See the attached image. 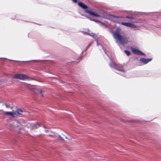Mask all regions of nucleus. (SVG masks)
Here are the masks:
<instances>
[{"mask_svg":"<svg viewBox=\"0 0 161 161\" xmlns=\"http://www.w3.org/2000/svg\"><path fill=\"white\" fill-rule=\"evenodd\" d=\"M108 16L109 18L113 22L116 23H118V21L117 20L118 19L122 17H121L117 16L112 14H108Z\"/></svg>","mask_w":161,"mask_h":161,"instance_id":"nucleus-3","label":"nucleus"},{"mask_svg":"<svg viewBox=\"0 0 161 161\" xmlns=\"http://www.w3.org/2000/svg\"><path fill=\"white\" fill-rule=\"evenodd\" d=\"M23 111L21 109H17L16 111L14 112V116L15 115L17 116L18 115H21L23 113Z\"/></svg>","mask_w":161,"mask_h":161,"instance_id":"nucleus-10","label":"nucleus"},{"mask_svg":"<svg viewBox=\"0 0 161 161\" xmlns=\"http://www.w3.org/2000/svg\"><path fill=\"white\" fill-rule=\"evenodd\" d=\"M65 138H66V139H67V138L66 137H65Z\"/></svg>","mask_w":161,"mask_h":161,"instance_id":"nucleus-27","label":"nucleus"},{"mask_svg":"<svg viewBox=\"0 0 161 161\" xmlns=\"http://www.w3.org/2000/svg\"><path fill=\"white\" fill-rule=\"evenodd\" d=\"M5 105H6V107H7V108H9L10 106V105L9 104H5Z\"/></svg>","mask_w":161,"mask_h":161,"instance_id":"nucleus-22","label":"nucleus"},{"mask_svg":"<svg viewBox=\"0 0 161 161\" xmlns=\"http://www.w3.org/2000/svg\"><path fill=\"white\" fill-rule=\"evenodd\" d=\"M27 125L30 126L31 129H37L40 126V124L38 123H28L27 124Z\"/></svg>","mask_w":161,"mask_h":161,"instance_id":"nucleus-5","label":"nucleus"},{"mask_svg":"<svg viewBox=\"0 0 161 161\" xmlns=\"http://www.w3.org/2000/svg\"><path fill=\"white\" fill-rule=\"evenodd\" d=\"M109 66L119 71H122L124 72H125L124 70L122 69L123 66L120 64H116L113 62H111L109 64Z\"/></svg>","mask_w":161,"mask_h":161,"instance_id":"nucleus-2","label":"nucleus"},{"mask_svg":"<svg viewBox=\"0 0 161 161\" xmlns=\"http://www.w3.org/2000/svg\"><path fill=\"white\" fill-rule=\"evenodd\" d=\"M152 59V58H142L140 59V60L144 64H147L148 62L151 61Z\"/></svg>","mask_w":161,"mask_h":161,"instance_id":"nucleus-9","label":"nucleus"},{"mask_svg":"<svg viewBox=\"0 0 161 161\" xmlns=\"http://www.w3.org/2000/svg\"><path fill=\"white\" fill-rule=\"evenodd\" d=\"M88 18L89 19H90L91 20L93 21H95V22H97V20H93V19H90V18Z\"/></svg>","mask_w":161,"mask_h":161,"instance_id":"nucleus-23","label":"nucleus"},{"mask_svg":"<svg viewBox=\"0 0 161 161\" xmlns=\"http://www.w3.org/2000/svg\"><path fill=\"white\" fill-rule=\"evenodd\" d=\"M95 40L96 41V42H97V46H98L99 45H100L101 47L103 49V51H104V52L105 53L107 54V55L109 57V58H110L109 57V56H108V55L107 54V53H106V51H105V50H104L103 47L98 42V41L96 39H95Z\"/></svg>","mask_w":161,"mask_h":161,"instance_id":"nucleus-13","label":"nucleus"},{"mask_svg":"<svg viewBox=\"0 0 161 161\" xmlns=\"http://www.w3.org/2000/svg\"><path fill=\"white\" fill-rule=\"evenodd\" d=\"M14 77L16 79H18L21 80H25L27 78V75H25L19 74L15 75Z\"/></svg>","mask_w":161,"mask_h":161,"instance_id":"nucleus-4","label":"nucleus"},{"mask_svg":"<svg viewBox=\"0 0 161 161\" xmlns=\"http://www.w3.org/2000/svg\"><path fill=\"white\" fill-rule=\"evenodd\" d=\"M92 42H91L90 44H89L88 46H87V47H86V50L88 48V47L90 46H91V45H92Z\"/></svg>","mask_w":161,"mask_h":161,"instance_id":"nucleus-21","label":"nucleus"},{"mask_svg":"<svg viewBox=\"0 0 161 161\" xmlns=\"http://www.w3.org/2000/svg\"><path fill=\"white\" fill-rule=\"evenodd\" d=\"M3 113H4V112L2 110H0V115H4V114Z\"/></svg>","mask_w":161,"mask_h":161,"instance_id":"nucleus-19","label":"nucleus"},{"mask_svg":"<svg viewBox=\"0 0 161 161\" xmlns=\"http://www.w3.org/2000/svg\"><path fill=\"white\" fill-rule=\"evenodd\" d=\"M36 92H38L39 94H40L41 95V96H42V97L43 96V94H42V92L41 90H36Z\"/></svg>","mask_w":161,"mask_h":161,"instance_id":"nucleus-17","label":"nucleus"},{"mask_svg":"<svg viewBox=\"0 0 161 161\" xmlns=\"http://www.w3.org/2000/svg\"><path fill=\"white\" fill-rule=\"evenodd\" d=\"M1 81V79H0V82Z\"/></svg>","mask_w":161,"mask_h":161,"instance_id":"nucleus-28","label":"nucleus"},{"mask_svg":"<svg viewBox=\"0 0 161 161\" xmlns=\"http://www.w3.org/2000/svg\"><path fill=\"white\" fill-rule=\"evenodd\" d=\"M132 50L133 53L135 54L141 55H145V54L144 53L139 50L134 48L132 49Z\"/></svg>","mask_w":161,"mask_h":161,"instance_id":"nucleus-6","label":"nucleus"},{"mask_svg":"<svg viewBox=\"0 0 161 161\" xmlns=\"http://www.w3.org/2000/svg\"><path fill=\"white\" fill-rule=\"evenodd\" d=\"M130 27L133 28H136V25L135 24H133L130 23L129 27Z\"/></svg>","mask_w":161,"mask_h":161,"instance_id":"nucleus-15","label":"nucleus"},{"mask_svg":"<svg viewBox=\"0 0 161 161\" xmlns=\"http://www.w3.org/2000/svg\"><path fill=\"white\" fill-rule=\"evenodd\" d=\"M58 137L59 139H60V140H64L63 138L60 135H58Z\"/></svg>","mask_w":161,"mask_h":161,"instance_id":"nucleus-20","label":"nucleus"},{"mask_svg":"<svg viewBox=\"0 0 161 161\" xmlns=\"http://www.w3.org/2000/svg\"><path fill=\"white\" fill-rule=\"evenodd\" d=\"M3 114H4V115H10L11 116H14V112H4V113H3Z\"/></svg>","mask_w":161,"mask_h":161,"instance_id":"nucleus-12","label":"nucleus"},{"mask_svg":"<svg viewBox=\"0 0 161 161\" xmlns=\"http://www.w3.org/2000/svg\"><path fill=\"white\" fill-rule=\"evenodd\" d=\"M85 11L86 13H87L89 14H90L92 16H95L97 17H100V15L98 14H97L94 13L89 10H86Z\"/></svg>","mask_w":161,"mask_h":161,"instance_id":"nucleus-8","label":"nucleus"},{"mask_svg":"<svg viewBox=\"0 0 161 161\" xmlns=\"http://www.w3.org/2000/svg\"><path fill=\"white\" fill-rule=\"evenodd\" d=\"M121 24L126 26L129 27L130 23L122 22Z\"/></svg>","mask_w":161,"mask_h":161,"instance_id":"nucleus-14","label":"nucleus"},{"mask_svg":"<svg viewBox=\"0 0 161 161\" xmlns=\"http://www.w3.org/2000/svg\"><path fill=\"white\" fill-rule=\"evenodd\" d=\"M18 62H22V61H17ZM29 61H25V62H29ZM22 62H23V61H22Z\"/></svg>","mask_w":161,"mask_h":161,"instance_id":"nucleus-25","label":"nucleus"},{"mask_svg":"<svg viewBox=\"0 0 161 161\" xmlns=\"http://www.w3.org/2000/svg\"><path fill=\"white\" fill-rule=\"evenodd\" d=\"M78 5L79 6L83 9H85L87 8H88L87 6L86 5L80 2H78Z\"/></svg>","mask_w":161,"mask_h":161,"instance_id":"nucleus-11","label":"nucleus"},{"mask_svg":"<svg viewBox=\"0 0 161 161\" xmlns=\"http://www.w3.org/2000/svg\"><path fill=\"white\" fill-rule=\"evenodd\" d=\"M10 60L11 61H14V60Z\"/></svg>","mask_w":161,"mask_h":161,"instance_id":"nucleus-26","label":"nucleus"},{"mask_svg":"<svg viewBox=\"0 0 161 161\" xmlns=\"http://www.w3.org/2000/svg\"><path fill=\"white\" fill-rule=\"evenodd\" d=\"M126 18L127 19H135V18H134L133 17H130V16H126Z\"/></svg>","mask_w":161,"mask_h":161,"instance_id":"nucleus-18","label":"nucleus"},{"mask_svg":"<svg viewBox=\"0 0 161 161\" xmlns=\"http://www.w3.org/2000/svg\"><path fill=\"white\" fill-rule=\"evenodd\" d=\"M75 3H76L77 2V0H72Z\"/></svg>","mask_w":161,"mask_h":161,"instance_id":"nucleus-24","label":"nucleus"},{"mask_svg":"<svg viewBox=\"0 0 161 161\" xmlns=\"http://www.w3.org/2000/svg\"><path fill=\"white\" fill-rule=\"evenodd\" d=\"M113 32V35L114 38L118 40L119 42L121 44L124 45L127 43L128 42V39L126 37L121 36L120 34L117 32Z\"/></svg>","mask_w":161,"mask_h":161,"instance_id":"nucleus-1","label":"nucleus"},{"mask_svg":"<svg viewBox=\"0 0 161 161\" xmlns=\"http://www.w3.org/2000/svg\"><path fill=\"white\" fill-rule=\"evenodd\" d=\"M22 120H20V121H15L14 123V125L15 127H18L19 129H22V125L21 124V122H22Z\"/></svg>","mask_w":161,"mask_h":161,"instance_id":"nucleus-7","label":"nucleus"},{"mask_svg":"<svg viewBox=\"0 0 161 161\" xmlns=\"http://www.w3.org/2000/svg\"><path fill=\"white\" fill-rule=\"evenodd\" d=\"M124 52L125 54L128 56H129L130 54V53L129 51L125 50L124 51Z\"/></svg>","mask_w":161,"mask_h":161,"instance_id":"nucleus-16","label":"nucleus"}]
</instances>
